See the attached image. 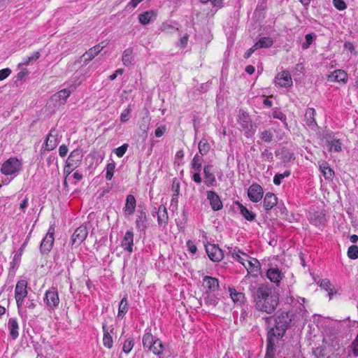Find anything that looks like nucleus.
<instances>
[{"mask_svg":"<svg viewBox=\"0 0 358 358\" xmlns=\"http://www.w3.org/2000/svg\"><path fill=\"white\" fill-rule=\"evenodd\" d=\"M128 147L129 145L127 143H124L122 145L115 148L113 152L118 157H122L127 152Z\"/></svg>","mask_w":358,"mask_h":358,"instance_id":"54","label":"nucleus"},{"mask_svg":"<svg viewBox=\"0 0 358 358\" xmlns=\"http://www.w3.org/2000/svg\"><path fill=\"white\" fill-rule=\"evenodd\" d=\"M68 152H69V149L66 145H62L59 148V155L62 157H65L67 155Z\"/></svg>","mask_w":358,"mask_h":358,"instance_id":"62","label":"nucleus"},{"mask_svg":"<svg viewBox=\"0 0 358 358\" xmlns=\"http://www.w3.org/2000/svg\"><path fill=\"white\" fill-rule=\"evenodd\" d=\"M121 246L123 249L129 253L133 252L134 246V233L131 230L126 231L122 241H121Z\"/></svg>","mask_w":358,"mask_h":358,"instance_id":"21","label":"nucleus"},{"mask_svg":"<svg viewBox=\"0 0 358 358\" xmlns=\"http://www.w3.org/2000/svg\"><path fill=\"white\" fill-rule=\"evenodd\" d=\"M131 108L130 106H129L126 109H124L121 115H120V122H122V123H124V122H127L129 118H130V116H131Z\"/></svg>","mask_w":358,"mask_h":358,"instance_id":"53","label":"nucleus"},{"mask_svg":"<svg viewBox=\"0 0 358 358\" xmlns=\"http://www.w3.org/2000/svg\"><path fill=\"white\" fill-rule=\"evenodd\" d=\"M188 251L194 255L197 251V248L193 241L189 240L186 243Z\"/></svg>","mask_w":358,"mask_h":358,"instance_id":"58","label":"nucleus"},{"mask_svg":"<svg viewBox=\"0 0 358 358\" xmlns=\"http://www.w3.org/2000/svg\"><path fill=\"white\" fill-rule=\"evenodd\" d=\"M235 205L237 206L238 210H240V213L242 216L248 221L252 222L255 220L256 217V215L252 211L248 210L245 206H244L240 201H235Z\"/></svg>","mask_w":358,"mask_h":358,"instance_id":"23","label":"nucleus"},{"mask_svg":"<svg viewBox=\"0 0 358 358\" xmlns=\"http://www.w3.org/2000/svg\"><path fill=\"white\" fill-rule=\"evenodd\" d=\"M315 114H316V112H315V109L313 108H308L306 110L305 121H306V124L311 128H313L315 126L317 125L316 121L315 119Z\"/></svg>","mask_w":358,"mask_h":358,"instance_id":"32","label":"nucleus"},{"mask_svg":"<svg viewBox=\"0 0 358 358\" xmlns=\"http://www.w3.org/2000/svg\"><path fill=\"white\" fill-rule=\"evenodd\" d=\"M81 158L82 155L80 150H74L72 151L66 161L64 172L69 175L73 169L78 166L81 161Z\"/></svg>","mask_w":358,"mask_h":358,"instance_id":"8","label":"nucleus"},{"mask_svg":"<svg viewBox=\"0 0 358 358\" xmlns=\"http://www.w3.org/2000/svg\"><path fill=\"white\" fill-rule=\"evenodd\" d=\"M264 196L262 186L257 183H252L248 189V196L254 203L260 201Z\"/></svg>","mask_w":358,"mask_h":358,"instance_id":"9","label":"nucleus"},{"mask_svg":"<svg viewBox=\"0 0 358 358\" xmlns=\"http://www.w3.org/2000/svg\"><path fill=\"white\" fill-rule=\"evenodd\" d=\"M55 133V130L50 131V134L48 135L46 138L45 142V148L48 151L54 150L59 143L57 134Z\"/></svg>","mask_w":358,"mask_h":358,"instance_id":"25","label":"nucleus"},{"mask_svg":"<svg viewBox=\"0 0 358 358\" xmlns=\"http://www.w3.org/2000/svg\"><path fill=\"white\" fill-rule=\"evenodd\" d=\"M207 199L209 201L210 205L213 210H219L223 207L222 202L215 192L208 191Z\"/></svg>","mask_w":358,"mask_h":358,"instance_id":"20","label":"nucleus"},{"mask_svg":"<svg viewBox=\"0 0 358 358\" xmlns=\"http://www.w3.org/2000/svg\"><path fill=\"white\" fill-rule=\"evenodd\" d=\"M329 80L331 81L343 83L345 84L348 81V74L345 71L338 69L329 75Z\"/></svg>","mask_w":358,"mask_h":358,"instance_id":"24","label":"nucleus"},{"mask_svg":"<svg viewBox=\"0 0 358 358\" xmlns=\"http://www.w3.org/2000/svg\"><path fill=\"white\" fill-rule=\"evenodd\" d=\"M166 128L165 126H159L155 131V135L157 138L162 137L166 132Z\"/></svg>","mask_w":358,"mask_h":358,"instance_id":"60","label":"nucleus"},{"mask_svg":"<svg viewBox=\"0 0 358 358\" xmlns=\"http://www.w3.org/2000/svg\"><path fill=\"white\" fill-rule=\"evenodd\" d=\"M275 85L280 87H289L292 85L293 82L289 71H283L277 74L275 77Z\"/></svg>","mask_w":358,"mask_h":358,"instance_id":"11","label":"nucleus"},{"mask_svg":"<svg viewBox=\"0 0 358 358\" xmlns=\"http://www.w3.org/2000/svg\"><path fill=\"white\" fill-rule=\"evenodd\" d=\"M218 292H203V300L208 306H215L218 301Z\"/></svg>","mask_w":358,"mask_h":358,"instance_id":"31","label":"nucleus"},{"mask_svg":"<svg viewBox=\"0 0 358 358\" xmlns=\"http://www.w3.org/2000/svg\"><path fill=\"white\" fill-rule=\"evenodd\" d=\"M169 220L168 211L164 205H161L158 208L157 211V222L159 226L165 227Z\"/></svg>","mask_w":358,"mask_h":358,"instance_id":"30","label":"nucleus"},{"mask_svg":"<svg viewBox=\"0 0 358 358\" xmlns=\"http://www.w3.org/2000/svg\"><path fill=\"white\" fill-rule=\"evenodd\" d=\"M22 165L20 160L15 157H10L2 164L1 173L14 178L22 170Z\"/></svg>","mask_w":358,"mask_h":358,"instance_id":"3","label":"nucleus"},{"mask_svg":"<svg viewBox=\"0 0 358 358\" xmlns=\"http://www.w3.org/2000/svg\"><path fill=\"white\" fill-rule=\"evenodd\" d=\"M203 158L198 154L195 155L192 162V168L194 171H201Z\"/></svg>","mask_w":358,"mask_h":358,"instance_id":"45","label":"nucleus"},{"mask_svg":"<svg viewBox=\"0 0 358 358\" xmlns=\"http://www.w3.org/2000/svg\"><path fill=\"white\" fill-rule=\"evenodd\" d=\"M128 311V301L126 297H124L119 305L117 316L123 317Z\"/></svg>","mask_w":358,"mask_h":358,"instance_id":"43","label":"nucleus"},{"mask_svg":"<svg viewBox=\"0 0 358 358\" xmlns=\"http://www.w3.org/2000/svg\"><path fill=\"white\" fill-rule=\"evenodd\" d=\"M205 248L208 257L213 262H219L222 259L223 252L215 244L207 243Z\"/></svg>","mask_w":358,"mask_h":358,"instance_id":"10","label":"nucleus"},{"mask_svg":"<svg viewBox=\"0 0 358 358\" xmlns=\"http://www.w3.org/2000/svg\"><path fill=\"white\" fill-rule=\"evenodd\" d=\"M248 273L257 277L260 273L261 266L259 262L254 257H250L244 266Z\"/></svg>","mask_w":358,"mask_h":358,"instance_id":"12","label":"nucleus"},{"mask_svg":"<svg viewBox=\"0 0 358 358\" xmlns=\"http://www.w3.org/2000/svg\"><path fill=\"white\" fill-rule=\"evenodd\" d=\"M202 286L204 292H218L220 285L218 280L210 276H204L203 278Z\"/></svg>","mask_w":358,"mask_h":358,"instance_id":"13","label":"nucleus"},{"mask_svg":"<svg viewBox=\"0 0 358 358\" xmlns=\"http://www.w3.org/2000/svg\"><path fill=\"white\" fill-rule=\"evenodd\" d=\"M291 174V172L289 170H286L284 173H278L276 174L274 178H273V183L275 185H280V183H281V180L285 178H287L288 176H289Z\"/></svg>","mask_w":358,"mask_h":358,"instance_id":"49","label":"nucleus"},{"mask_svg":"<svg viewBox=\"0 0 358 358\" xmlns=\"http://www.w3.org/2000/svg\"><path fill=\"white\" fill-rule=\"evenodd\" d=\"M136 206V201L132 194L127 195L123 212L125 216H129L134 213Z\"/></svg>","mask_w":358,"mask_h":358,"instance_id":"22","label":"nucleus"},{"mask_svg":"<svg viewBox=\"0 0 358 358\" xmlns=\"http://www.w3.org/2000/svg\"><path fill=\"white\" fill-rule=\"evenodd\" d=\"M134 60L133 49L131 48H127L122 54V62L124 65L127 66L132 65Z\"/></svg>","mask_w":358,"mask_h":358,"instance_id":"35","label":"nucleus"},{"mask_svg":"<svg viewBox=\"0 0 358 358\" xmlns=\"http://www.w3.org/2000/svg\"><path fill=\"white\" fill-rule=\"evenodd\" d=\"M28 296L27 282L25 280L17 281L15 288V299L18 312H22L24 306V299Z\"/></svg>","mask_w":358,"mask_h":358,"instance_id":"4","label":"nucleus"},{"mask_svg":"<svg viewBox=\"0 0 358 358\" xmlns=\"http://www.w3.org/2000/svg\"><path fill=\"white\" fill-rule=\"evenodd\" d=\"M203 173L205 178V183L207 186H213L216 182L214 174L211 172V167L210 166H205L203 169Z\"/></svg>","mask_w":358,"mask_h":358,"instance_id":"33","label":"nucleus"},{"mask_svg":"<svg viewBox=\"0 0 358 358\" xmlns=\"http://www.w3.org/2000/svg\"><path fill=\"white\" fill-rule=\"evenodd\" d=\"M188 39H189L188 34H185L183 36H182L180 39V46L181 48L186 47L187 42H188Z\"/></svg>","mask_w":358,"mask_h":358,"instance_id":"63","label":"nucleus"},{"mask_svg":"<svg viewBox=\"0 0 358 358\" xmlns=\"http://www.w3.org/2000/svg\"><path fill=\"white\" fill-rule=\"evenodd\" d=\"M268 279L276 285H279L280 281L284 278V274L277 267H270L266 272Z\"/></svg>","mask_w":358,"mask_h":358,"instance_id":"17","label":"nucleus"},{"mask_svg":"<svg viewBox=\"0 0 358 358\" xmlns=\"http://www.w3.org/2000/svg\"><path fill=\"white\" fill-rule=\"evenodd\" d=\"M327 146L330 152H341L342 150V144L338 139H332L327 141Z\"/></svg>","mask_w":358,"mask_h":358,"instance_id":"40","label":"nucleus"},{"mask_svg":"<svg viewBox=\"0 0 358 358\" xmlns=\"http://www.w3.org/2000/svg\"><path fill=\"white\" fill-rule=\"evenodd\" d=\"M11 73V70L8 68H6L0 70V80L6 79Z\"/></svg>","mask_w":358,"mask_h":358,"instance_id":"61","label":"nucleus"},{"mask_svg":"<svg viewBox=\"0 0 358 358\" xmlns=\"http://www.w3.org/2000/svg\"><path fill=\"white\" fill-rule=\"evenodd\" d=\"M134 346V339L132 337H129L123 343L122 351L125 354H129Z\"/></svg>","mask_w":358,"mask_h":358,"instance_id":"46","label":"nucleus"},{"mask_svg":"<svg viewBox=\"0 0 358 358\" xmlns=\"http://www.w3.org/2000/svg\"><path fill=\"white\" fill-rule=\"evenodd\" d=\"M209 150V145L206 140L202 139L199 143V151L201 155H205Z\"/></svg>","mask_w":358,"mask_h":358,"instance_id":"50","label":"nucleus"},{"mask_svg":"<svg viewBox=\"0 0 358 358\" xmlns=\"http://www.w3.org/2000/svg\"><path fill=\"white\" fill-rule=\"evenodd\" d=\"M255 301L258 310L271 314L274 312L278 304L279 295L270 287H260L257 291Z\"/></svg>","mask_w":358,"mask_h":358,"instance_id":"2","label":"nucleus"},{"mask_svg":"<svg viewBox=\"0 0 358 358\" xmlns=\"http://www.w3.org/2000/svg\"><path fill=\"white\" fill-rule=\"evenodd\" d=\"M87 229L85 226L78 227L71 236V244L79 245L87 236Z\"/></svg>","mask_w":358,"mask_h":358,"instance_id":"14","label":"nucleus"},{"mask_svg":"<svg viewBox=\"0 0 358 358\" xmlns=\"http://www.w3.org/2000/svg\"><path fill=\"white\" fill-rule=\"evenodd\" d=\"M103 329V345L108 349H111L113 346V339L111 333L113 332V327H108L106 323L102 324Z\"/></svg>","mask_w":358,"mask_h":358,"instance_id":"16","label":"nucleus"},{"mask_svg":"<svg viewBox=\"0 0 358 358\" xmlns=\"http://www.w3.org/2000/svg\"><path fill=\"white\" fill-rule=\"evenodd\" d=\"M348 256L351 259H356L358 258V246L351 245L348 250Z\"/></svg>","mask_w":358,"mask_h":358,"instance_id":"51","label":"nucleus"},{"mask_svg":"<svg viewBox=\"0 0 358 358\" xmlns=\"http://www.w3.org/2000/svg\"><path fill=\"white\" fill-rule=\"evenodd\" d=\"M40 52H35L31 55L24 58L23 62L20 65L27 66L30 62L37 60L40 57Z\"/></svg>","mask_w":358,"mask_h":358,"instance_id":"48","label":"nucleus"},{"mask_svg":"<svg viewBox=\"0 0 358 358\" xmlns=\"http://www.w3.org/2000/svg\"><path fill=\"white\" fill-rule=\"evenodd\" d=\"M230 297L237 305H241L245 301V295L242 292H238L234 288H229Z\"/></svg>","mask_w":358,"mask_h":358,"instance_id":"34","label":"nucleus"},{"mask_svg":"<svg viewBox=\"0 0 358 358\" xmlns=\"http://www.w3.org/2000/svg\"><path fill=\"white\" fill-rule=\"evenodd\" d=\"M71 92L68 89H63L54 95L56 100H59V104H64Z\"/></svg>","mask_w":358,"mask_h":358,"instance_id":"37","label":"nucleus"},{"mask_svg":"<svg viewBox=\"0 0 358 358\" xmlns=\"http://www.w3.org/2000/svg\"><path fill=\"white\" fill-rule=\"evenodd\" d=\"M315 38L316 35L314 33L306 34L305 36V42H303L301 45L302 48L303 50L308 49Z\"/></svg>","mask_w":358,"mask_h":358,"instance_id":"47","label":"nucleus"},{"mask_svg":"<svg viewBox=\"0 0 358 358\" xmlns=\"http://www.w3.org/2000/svg\"><path fill=\"white\" fill-rule=\"evenodd\" d=\"M320 286L322 289H324V290H326L329 292L330 299L334 294L336 293V292L334 291V285L331 283L330 280L328 279H322L320 281Z\"/></svg>","mask_w":358,"mask_h":358,"instance_id":"38","label":"nucleus"},{"mask_svg":"<svg viewBox=\"0 0 358 358\" xmlns=\"http://www.w3.org/2000/svg\"><path fill=\"white\" fill-rule=\"evenodd\" d=\"M201 3L206 4L210 3L213 7L220 8L222 4V0H199Z\"/></svg>","mask_w":358,"mask_h":358,"instance_id":"57","label":"nucleus"},{"mask_svg":"<svg viewBox=\"0 0 358 358\" xmlns=\"http://www.w3.org/2000/svg\"><path fill=\"white\" fill-rule=\"evenodd\" d=\"M156 338H154L150 330L145 331L143 336L142 343L145 350L150 352L152 350L153 344H155Z\"/></svg>","mask_w":358,"mask_h":358,"instance_id":"27","label":"nucleus"},{"mask_svg":"<svg viewBox=\"0 0 358 358\" xmlns=\"http://www.w3.org/2000/svg\"><path fill=\"white\" fill-rule=\"evenodd\" d=\"M277 203L278 198L274 194L271 192L266 194L264 198V208L265 210H270L277 204Z\"/></svg>","mask_w":358,"mask_h":358,"instance_id":"28","label":"nucleus"},{"mask_svg":"<svg viewBox=\"0 0 358 358\" xmlns=\"http://www.w3.org/2000/svg\"><path fill=\"white\" fill-rule=\"evenodd\" d=\"M299 310L298 314H294L292 311H290L281 313L277 316L274 327L271 328L268 332L266 358L274 357L275 348L279 344L290 323L295 324L306 320V311L302 305L299 306Z\"/></svg>","mask_w":358,"mask_h":358,"instance_id":"1","label":"nucleus"},{"mask_svg":"<svg viewBox=\"0 0 358 358\" xmlns=\"http://www.w3.org/2000/svg\"><path fill=\"white\" fill-rule=\"evenodd\" d=\"M27 300L25 301L24 299V306L23 310L22 312H19L20 314L22 315L26 313V309H34L36 306V302L34 298H32L30 295L27 296Z\"/></svg>","mask_w":358,"mask_h":358,"instance_id":"41","label":"nucleus"},{"mask_svg":"<svg viewBox=\"0 0 358 358\" xmlns=\"http://www.w3.org/2000/svg\"><path fill=\"white\" fill-rule=\"evenodd\" d=\"M7 328L12 339L15 340L19 336V324L15 318H10L8 321Z\"/></svg>","mask_w":358,"mask_h":358,"instance_id":"26","label":"nucleus"},{"mask_svg":"<svg viewBox=\"0 0 358 358\" xmlns=\"http://www.w3.org/2000/svg\"><path fill=\"white\" fill-rule=\"evenodd\" d=\"M333 4L339 10H344L347 8L346 3L343 0H333Z\"/></svg>","mask_w":358,"mask_h":358,"instance_id":"56","label":"nucleus"},{"mask_svg":"<svg viewBox=\"0 0 358 358\" xmlns=\"http://www.w3.org/2000/svg\"><path fill=\"white\" fill-rule=\"evenodd\" d=\"M55 227L50 226L45 236L41 241L40 251L42 254H48L51 251L55 241Z\"/></svg>","mask_w":358,"mask_h":358,"instance_id":"6","label":"nucleus"},{"mask_svg":"<svg viewBox=\"0 0 358 358\" xmlns=\"http://www.w3.org/2000/svg\"><path fill=\"white\" fill-rule=\"evenodd\" d=\"M43 302L48 311H54L59 307L60 299L56 287H51L45 291Z\"/></svg>","mask_w":358,"mask_h":358,"instance_id":"5","label":"nucleus"},{"mask_svg":"<svg viewBox=\"0 0 358 358\" xmlns=\"http://www.w3.org/2000/svg\"><path fill=\"white\" fill-rule=\"evenodd\" d=\"M103 48V46H101V45H95L86 52L83 57H85L86 61H90L101 51Z\"/></svg>","mask_w":358,"mask_h":358,"instance_id":"36","label":"nucleus"},{"mask_svg":"<svg viewBox=\"0 0 358 358\" xmlns=\"http://www.w3.org/2000/svg\"><path fill=\"white\" fill-rule=\"evenodd\" d=\"M152 348L150 351L152 352L153 354L157 356L162 355L164 350V345L159 339L156 338L155 343L153 344Z\"/></svg>","mask_w":358,"mask_h":358,"instance_id":"44","label":"nucleus"},{"mask_svg":"<svg viewBox=\"0 0 358 358\" xmlns=\"http://www.w3.org/2000/svg\"><path fill=\"white\" fill-rule=\"evenodd\" d=\"M260 138L265 142H270L273 138V134L270 130H265L260 133Z\"/></svg>","mask_w":358,"mask_h":358,"instance_id":"55","label":"nucleus"},{"mask_svg":"<svg viewBox=\"0 0 358 358\" xmlns=\"http://www.w3.org/2000/svg\"><path fill=\"white\" fill-rule=\"evenodd\" d=\"M229 254L234 260L241 263L243 266H245V262H247L248 259H249L250 257V256L248 254L241 252L236 247L229 248Z\"/></svg>","mask_w":358,"mask_h":358,"instance_id":"19","label":"nucleus"},{"mask_svg":"<svg viewBox=\"0 0 358 358\" xmlns=\"http://www.w3.org/2000/svg\"><path fill=\"white\" fill-rule=\"evenodd\" d=\"M308 220L311 224L319 227L324 224L326 221L325 214L322 210L315 211L311 209L309 211Z\"/></svg>","mask_w":358,"mask_h":358,"instance_id":"15","label":"nucleus"},{"mask_svg":"<svg viewBox=\"0 0 358 358\" xmlns=\"http://www.w3.org/2000/svg\"><path fill=\"white\" fill-rule=\"evenodd\" d=\"M146 220V215L145 213H141L140 215L138 216L136 220V225L138 229H144L145 227L144 223Z\"/></svg>","mask_w":358,"mask_h":358,"instance_id":"52","label":"nucleus"},{"mask_svg":"<svg viewBox=\"0 0 358 358\" xmlns=\"http://www.w3.org/2000/svg\"><path fill=\"white\" fill-rule=\"evenodd\" d=\"M157 10H149L139 14L138 18L142 25H147L154 22L157 19Z\"/></svg>","mask_w":358,"mask_h":358,"instance_id":"18","label":"nucleus"},{"mask_svg":"<svg viewBox=\"0 0 358 358\" xmlns=\"http://www.w3.org/2000/svg\"><path fill=\"white\" fill-rule=\"evenodd\" d=\"M273 44V41L270 37L261 38L255 44L257 49L259 48H267L271 47Z\"/></svg>","mask_w":358,"mask_h":358,"instance_id":"39","label":"nucleus"},{"mask_svg":"<svg viewBox=\"0 0 358 358\" xmlns=\"http://www.w3.org/2000/svg\"><path fill=\"white\" fill-rule=\"evenodd\" d=\"M319 169L320 172L322 173L323 176L326 180H331L334 175V171L329 166L328 163L325 161H322L319 162Z\"/></svg>","mask_w":358,"mask_h":358,"instance_id":"29","label":"nucleus"},{"mask_svg":"<svg viewBox=\"0 0 358 358\" xmlns=\"http://www.w3.org/2000/svg\"><path fill=\"white\" fill-rule=\"evenodd\" d=\"M115 169V163L113 160H111L110 162H108L106 164V166L105 168L106 179L107 180H112L113 175H114Z\"/></svg>","mask_w":358,"mask_h":358,"instance_id":"42","label":"nucleus"},{"mask_svg":"<svg viewBox=\"0 0 358 358\" xmlns=\"http://www.w3.org/2000/svg\"><path fill=\"white\" fill-rule=\"evenodd\" d=\"M238 122L244 130L245 135L250 137L255 134V129L252 124L249 115L245 112H241L238 115Z\"/></svg>","mask_w":358,"mask_h":358,"instance_id":"7","label":"nucleus"},{"mask_svg":"<svg viewBox=\"0 0 358 358\" xmlns=\"http://www.w3.org/2000/svg\"><path fill=\"white\" fill-rule=\"evenodd\" d=\"M262 155L264 158L266 159L268 161L273 160V154L272 152H269L268 150H265L262 152Z\"/></svg>","mask_w":358,"mask_h":358,"instance_id":"64","label":"nucleus"},{"mask_svg":"<svg viewBox=\"0 0 358 358\" xmlns=\"http://www.w3.org/2000/svg\"><path fill=\"white\" fill-rule=\"evenodd\" d=\"M350 348L355 356L358 357V334L352 341Z\"/></svg>","mask_w":358,"mask_h":358,"instance_id":"59","label":"nucleus"}]
</instances>
